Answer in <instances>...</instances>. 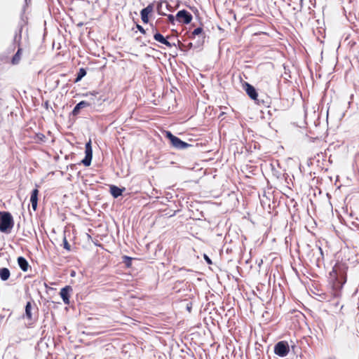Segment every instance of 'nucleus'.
Masks as SVG:
<instances>
[{
    "instance_id": "1",
    "label": "nucleus",
    "mask_w": 359,
    "mask_h": 359,
    "mask_svg": "<svg viewBox=\"0 0 359 359\" xmlns=\"http://www.w3.org/2000/svg\"><path fill=\"white\" fill-rule=\"evenodd\" d=\"M347 267L344 264H336L332 270L330 272V282L332 289L334 290V295L338 296L343 285L346 282Z\"/></svg>"
},
{
    "instance_id": "2",
    "label": "nucleus",
    "mask_w": 359,
    "mask_h": 359,
    "mask_svg": "<svg viewBox=\"0 0 359 359\" xmlns=\"http://www.w3.org/2000/svg\"><path fill=\"white\" fill-rule=\"evenodd\" d=\"M14 226V221L11 214L8 212H0V231L9 233Z\"/></svg>"
},
{
    "instance_id": "3",
    "label": "nucleus",
    "mask_w": 359,
    "mask_h": 359,
    "mask_svg": "<svg viewBox=\"0 0 359 359\" xmlns=\"http://www.w3.org/2000/svg\"><path fill=\"white\" fill-rule=\"evenodd\" d=\"M165 137L170 140L172 145L177 149H185L189 147V144L183 142L177 137L175 136L170 131H165Z\"/></svg>"
},
{
    "instance_id": "4",
    "label": "nucleus",
    "mask_w": 359,
    "mask_h": 359,
    "mask_svg": "<svg viewBox=\"0 0 359 359\" xmlns=\"http://www.w3.org/2000/svg\"><path fill=\"white\" fill-rule=\"evenodd\" d=\"M290 351L288 343L285 341L278 342L274 347V353L280 357L286 356Z\"/></svg>"
},
{
    "instance_id": "5",
    "label": "nucleus",
    "mask_w": 359,
    "mask_h": 359,
    "mask_svg": "<svg viewBox=\"0 0 359 359\" xmlns=\"http://www.w3.org/2000/svg\"><path fill=\"white\" fill-rule=\"evenodd\" d=\"M154 3L149 4L146 8H143L141 12V19L142 22L145 24L149 22V16L154 13Z\"/></svg>"
},
{
    "instance_id": "6",
    "label": "nucleus",
    "mask_w": 359,
    "mask_h": 359,
    "mask_svg": "<svg viewBox=\"0 0 359 359\" xmlns=\"http://www.w3.org/2000/svg\"><path fill=\"white\" fill-rule=\"evenodd\" d=\"M192 15L186 10H182L178 11L176 15V19L178 22L184 24H189L192 20Z\"/></svg>"
},
{
    "instance_id": "7",
    "label": "nucleus",
    "mask_w": 359,
    "mask_h": 359,
    "mask_svg": "<svg viewBox=\"0 0 359 359\" xmlns=\"http://www.w3.org/2000/svg\"><path fill=\"white\" fill-rule=\"evenodd\" d=\"M85 149H86V151H85L86 156L82 160V163L85 166H89L91 163V161H92V158H93V150H92V147H91V142L90 141H89L88 142H87L86 144Z\"/></svg>"
},
{
    "instance_id": "8",
    "label": "nucleus",
    "mask_w": 359,
    "mask_h": 359,
    "mask_svg": "<svg viewBox=\"0 0 359 359\" xmlns=\"http://www.w3.org/2000/svg\"><path fill=\"white\" fill-rule=\"evenodd\" d=\"M72 291V288L69 285H67L62 288L60 292V297H62L65 304H69L70 292Z\"/></svg>"
},
{
    "instance_id": "9",
    "label": "nucleus",
    "mask_w": 359,
    "mask_h": 359,
    "mask_svg": "<svg viewBox=\"0 0 359 359\" xmlns=\"http://www.w3.org/2000/svg\"><path fill=\"white\" fill-rule=\"evenodd\" d=\"M196 36L198 37V41L199 43H203L204 42L205 33L202 27H198L195 29L193 32H191L189 38L191 39H194Z\"/></svg>"
},
{
    "instance_id": "10",
    "label": "nucleus",
    "mask_w": 359,
    "mask_h": 359,
    "mask_svg": "<svg viewBox=\"0 0 359 359\" xmlns=\"http://www.w3.org/2000/svg\"><path fill=\"white\" fill-rule=\"evenodd\" d=\"M245 90L248 95L254 100H257L258 93H257L256 89L251 84L248 83H245Z\"/></svg>"
},
{
    "instance_id": "11",
    "label": "nucleus",
    "mask_w": 359,
    "mask_h": 359,
    "mask_svg": "<svg viewBox=\"0 0 359 359\" xmlns=\"http://www.w3.org/2000/svg\"><path fill=\"white\" fill-rule=\"evenodd\" d=\"M38 195H39V190L38 189H34L32 190L30 197V202L32 203V209L35 211L37 208V203H38Z\"/></svg>"
},
{
    "instance_id": "12",
    "label": "nucleus",
    "mask_w": 359,
    "mask_h": 359,
    "mask_svg": "<svg viewBox=\"0 0 359 359\" xmlns=\"http://www.w3.org/2000/svg\"><path fill=\"white\" fill-rule=\"evenodd\" d=\"M154 39L156 41L165 45L168 48H171L172 46V44L167 40V39H165L161 34L158 32L154 34Z\"/></svg>"
},
{
    "instance_id": "13",
    "label": "nucleus",
    "mask_w": 359,
    "mask_h": 359,
    "mask_svg": "<svg viewBox=\"0 0 359 359\" xmlns=\"http://www.w3.org/2000/svg\"><path fill=\"white\" fill-rule=\"evenodd\" d=\"M18 264L22 271L26 272L28 271L29 264L25 257H19L18 258Z\"/></svg>"
},
{
    "instance_id": "14",
    "label": "nucleus",
    "mask_w": 359,
    "mask_h": 359,
    "mask_svg": "<svg viewBox=\"0 0 359 359\" xmlns=\"http://www.w3.org/2000/svg\"><path fill=\"white\" fill-rule=\"evenodd\" d=\"M88 106H90V104L88 102L83 100L81 101L74 107L72 113L74 115H77L81 109Z\"/></svg>"
},
{
    "instance_id": "15",
    "label": "nucleus",
    "mask_w": 359,
    "mask_h": 359,
    "mask_svg": "<svg viewBox=\"0 0 359 359\" xmlns=\"http://www.w3.org/2000/svg\"><path fill=\"white\" fill-rule=\"evenodd\" d=\"M125 188L120 189L116 186L112 185L110 187V193L114 198H118L121 196Z\"/></svg>"
},
{
    "instance_id": "16",
    "label": "nucleus",
    "mask_w": 359,
    "mask_h": 359,
    "mask_svg": "<svg viewBox=\"0 0 359 359\" xmlns=\"http://www.w3.org/2000/svg\"><path fill=\"white\" fill-rule=\"evenodd\" d=\"M11 276V273L8 269L7 268H1L0 269V278L2 280H7Z\"/></svg>"
},
{
    "instance_id": "17",
    "label": "nucleus",
    "mask_w": 359,
    "mask_h": 359,
    "mask_svg": "<svg viewBox=\"0 0 359 359\" xmlns=\"http://www.w3.org/2000/svg\"><path fill=\"white\" fill-rule=\"evenodd\" d=\"M32 303L30 302H28L25 306V316L29 320H32Z\"/></svg>"
},
{
    "instance_id": "18",
    "label": "nucleus",
    "mask_w": 359,
    "mask_h": 359,
    "mask_svg": "<svg viewBox=\"0 0 359 359\" xmlns=\"http://www.w3.org/2000/svg\"><path fill=\"white\" fill-rule=\"evenodd\" d=\"M21 55H22V48H19L17 53L14 55V56L12 58V64L13 65H17L19 63L21 59Z\"/></svg>"
},
{
    "instance_id": "19",
    "label": "nucleus",
    "mask_w": 359,
    "mask_h": 359,
    "mask_svg": "<svg viewBox=\"0 0 359 359\" xmlns=\"http://www.w3.org/2000/svg\"><path fill=\"white\" fill-rule=\"evenodd\" d=\"M86 74V71L84 68L79 69V72L77 73L76 78L75 79V82H79L81 80L83 77H84Z\"/></svg>"
},
{
    "instance_id": "20",
    "label": "nucleus",
    "mask_w": 359,
    "mask_h": 359,
    "mask_svg": "<svg viewBox=\"0 0 359 359\" xmlns=\"http://www.w3.org/2000/svg\"><path fill=\"white\" fill-rule=\"evenodd\" d=\"M34 140L36 142H44L46 140V136L42 133H37L34 137Z\"/></svg>"
},
{
    "instance_id": "21",
    "label": "nucleus",
    "mask_w": 359,
    "mask_h": 359,
    "mask_svg": "<svg viewBox=\"0 0 359 359\" xmlns=\"http://www.w3.org/2000/svg\"><path fill=\"white\" fill-rule=\"evenodd\" d=\"M63 246H64V248L66 249L67 251L71 250V245L68 243L66 237H64V238H63Z\"/></svg>"
},
{
    "instance_id": "22",
    "label": "nucleus",
    "mask_w": 359,
    "mask_h": 359,
    "mask_svg": "<svg viewBox=\"0 0 359 359\" xmlns=\"http://www.w3.org/2000/svg\"><path fill=\"white\" fill-rule=\"evenodd\" d=\"M161 7H162V3L161 2H158L157 3V6H156V11L158 13V14H160V15H163V13L161 11Z\"/></svg>"
},
{
    "instance_id": "23",
    "label": "nucleus",
    "mask_w": 359,
    "mask_h": 359,
    "mask_svg": "<svg viewBox=\"0 0 359 359\" xmlns=\"http://www.w3.org/2000/svg\"><path fill=\"white\" fill-rule=\"evenodd\" d=\"M137 29H138L141 33H142V34H145V30H144V29L141 25H137Z\"/></svg>"
},
{
    "instance_id": "24",
    "label": "nucleus",
    "mask_w": 359,
    "mask_h": 359,
    "mask_svg": "<svg viewBox=\"0 0 359 359\" xmlns=\"http://www.w3.org/2000/svg\"><path fill=\"white\" fill-rule=\"evenodd\" d=\"M124 258L128 259V262L126 264V266L128 267H129L131 265V259L127 256H125Z\"/></svg>"
},
{
    "instance_id": "25",
    "label": "nucleus",
    "mask_w": 359,
    "mask_h": 359,
    "mask_svg": "<svg viewBox=\"0 0 359 359\" xmlns=\"http://www.w3.org/2000/svg\"><path fill=\"white\" fill-rule=\"evenodd\" d=\"M204 259L207 262L208 264H212V260L206 255H204Z\"/></svg>"
},
{
    "instance_id": "26",
    "label": "nucleus",
    "mask_w": 359,
    "mask_h": 359,
    "mask_svg": "<svg viewBox=\"0 0 359 359\" xmlns=\"http://www.w3.org/2000/svg\"><path fill=\"white\" fill-rule=\"evenodd\" d=\"M168 19H169V21L170 22L173 23V22H174V16L170 14L168 15Z\"/></svg>"
},
{
    "instance_id": "27",
    "label": "nucleus",
    "mask_w": 359,
    "mask_h": 359,
    "mask_svg": "<svg viewBox=\"0 0 359 359\" xmlns=\"http://www.w3.org/2000/svg\"><path fill=\"white\" fill-rule=\"evenodd\" d=\"M319 250H320V252H321V254H322V253H323L322 248H319Z\"/></svg>"
},
{
    "instance_id": "28",
    "label": "nucleus",
    "mask_w": 359,
    "mask_h": 359,
    "mask_svg": "<svg viewBox=\"0 0 359 359\" xmlns=\"http://www.w3.org/2000/svg\"><path fill=\"white\" fill-rule=\"evenodd\" d=\"M189 46L191 47L192 46V43H189Z\"/></svg>"
}]
</instances>
